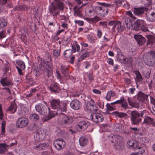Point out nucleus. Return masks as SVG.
Instances as JSON below:
<instances>
[{"label": "nucleus", "mask_w": 155, "mask_h": 155, "mask_svg": "<svg viewBox=\"0 0 155 155\" xmlns=\"http://www.w3.org/2000/svg\"><path fill=\"white\" fill-rule=\"evenodd\" d=\"M147 97V95L142 93H139L138 94L137 99L140 101H143Z\"/></svg>", "instance_id": "obj_32"}, {"label": "nucleus", "mask_w": 155, "mask_h": 155, "mask_svg": "<svg viewBox=\"0 0 155 155\" xmlns=\"http://www.w3.org/2000/svg\"><path fill=\"white\" fill-rule=\"evenodd\" d=\"M84 109L88 112L96 111L98 110V107L95 104L94 101L92 99H91L90 100L87 101Z\"/></svg>", "instance_id": "obj_9"}, {"label": "nucleus", "mask_w": 155, "mask_h": 155, "mask_svg": "<svg viewBox=\"0 0 155 155\" xmlns=\"http://www.w3.org/2000/svg\"><path fill=\"white\" fill-rule=\"evenodd\" d=\"M0 83L3 86H7L13 84L12 81L7 77L2 78Z\"/></svg>", "instance_id": "obj_20"}, {"label": "nucleus", "mask_w": 155, "mask_h": 155, "mask_svg": "<svg viewBox=\"0 0 155 155\" xmlns=\"http://www.w3.org/2000/svg\"><path fill=\"white\" fill-rule=\"evenodd\" d=\"M146 17L147 21L150 22H153L155 20V10L152 11H150L146 14Z\"/></svg>", "instance_id": "obj_18"}, {"label": "nucleus", "mask_w": 155, "mask_h": 155, "mask_svg": "<svg viewBox=\"0 0 155 155\" xmlns=\"http://www.w3.org/2000/svg\"><path fill=\"white\" fill-rule=\"evenodd\" d=\"M91 119L96 123H100L104 120L103 115L99 113H93L90 116Z\"/></svg>", "instance_id": "obj_14"}, {"label": "nucleus", "mask_w": 155, "mask_h": 155, "mask_svg": "<svg viewBox=\"0 0 155 155\" xmlns=\"http://www.w3.org/2000/svg\"><path fill=\"white\" fill-rule=\"evenodd\" d=\"M127 14L130 17L134 18V19H136L137 18L136 17H134L133 16V15L132 14V13L130 11H128L127 12Z\"/></svg>", "instance_id": "obj_61"}, {"label": "nucleus", "mask_w": 155, "mask_h": 155, "mask_svg": "<svg viewBox=\"0 0 155 155\" xmlns=\"http://www.w3.org/2000/svg\"><path fill=\"white\" fill-rule=\"evenodd\" d=\"M146 10V8H134V13L137 16H140L143 14Z\"/></svg>", "instance_id": "obj_25"}, {"label": "nucleus", "mask_w": 155, "mask_h": 155, "mask_svg": "<svg viewBox=\"0 0 155 155\" xmlns=\"http://www.w3.org/2000/svg\"><path fill=\"white\" fill-rule=\"evenodd\" d=\"M143 123L146 124L148 125L153 124V125H155L154 120L153 119L151 118L150 117L147 116H145L144 118Z\"/></svg>", "instance_id": "obj_24"}, {"label": "nucleus", "mask_w": 155, "mask_h": 155, "mask_svg": "<svg viewBox=\"0 0 155 155\" xmlns=\"http://www.w3.org/2000/svg\"><path fill=\"white\" fill-rule=\"evenodd\" d=\"M135 74L136 75L137 78L139 81H141L142 80V77L141 74L138 71H135Z\"/></svg>", "instance_id": "obj_46"}, {"label": "nucleus", "mask_w": 155, "mask_h": 155, "mask_svg": "<svg viewBox=\"0 0 155 155\" xmlns=\"http://www.w3.org/2000/svg\"><path fill=\"white\" fill-rule=\"evenodd\" d=\"M134 37L139 45H142L145 43V39L141 35H135Z\"/></svg>", "instance_id": "obj_22"}, {"label": "nucleus", "mask_w": 155, "mask_h": 155, "mask_svg": "<svg viewBox=\"0 0 155 155\" xmlns=\"http://www.w3.org/2000/svg\"><path fill=\"white\" fill-rule=\"evenodd\" d=\"M101 5V6L96 8V12L98 15L102 16H104L108 14V9L107 7L113 8L114 7L113 5L109 3H102Z\"/></svg>", "instance_id": "obj_2"}, {"label": "nucleus", "mask_w": 155, "mask_h": 155, "mask_svg": "<svg viewBox=\"0 0 155 155\" xmlns=\"http://www.w3.org/2000/svg\"><path fill=\"white\" fill-rule=\"evenodd\" d=\"M6 122L3 120L2 123L1 134L2 135L5 134V131Z\"/></svg>", "instance_id": "obj_40"}, {"label": "nucleus", "mask_w": 155, "mask_h": 155, "mask_svg": "<svg viewBox=\"0 0 155 155\" xmlns=\"http://www.w3.org/2000/svg\"><path fill=\"white\" fill-rule=\"evenodd\" d=\"M107 109L109 110H115L116 107L115 106L111 105V104H107Z\"/></svg>", "instance_id": "obj_49"}, {"label": "nucleus", "mask_w": 155, "mask_h": 155, "mask_svg": "<svg viewBox=\"0 0 155 155\" xmlns=\"http://www.w3.org/2000/svg\"><path fill=\"white\" fill-rule=\"evenodd\" d=\"M149 109L151 112L154 115H155V107H150Z\"/></svg>", "instance_id": "obj_64"}, {"label": "nucleus", "mask_w": 155, "mask_h": 155, "mask_svg": "<svg viewBox=\"0 0 155 155\" xmlns=\"http://www.w3.org/2000/svg\"><path fill=\"white\" fill-rule=\"evenodd\" d=\"M6 35L4 31H0V39H2V38L5 37Z\"/></svg>", "instance_id": "obj_56"}, {"label": "nucleus", "mask_w": 155, "mask_h": 155, "mask_svg": "<svg viewBox=\"0 0 155 155\" xmlns=\"http://www.w3.org/2000/svg\"><path fill=\"white\" fill-rule=\"evenodd\" d=\"M16 110V105L15 103H11L10 107L9 108V110L11 113L13 114L15 112Z\"/></svg>", "instance_id": "obj_33"}, {"label": "nucleus", "mask_w": 155, "mask_h": 155, "mask_svg": "<svg viewBox=\"0 0 155 155\" xmlns=\"http://www.w3.org/2000/svg\"><path fill=\"white\" fill-rule=\"evenodd\" d=\"M50 104L52 109H56L58 111H66L67 104L63 103L61 106V105L60 101L59 99H54L50 101Z\"/></svg>", "instance_id": "obj_3"}, {"label": "nucleus", "mask_w": 155, "mask_h": 155, "mask_svg": "<svg viewBox=\"0 0 155 155\" xmlns=\"http://www.w3.org/2000/svg\"><path fill=\"white\" fill-rule=\"evenodd\" d=\"M102 32L101 30L98 29L97 31V36L98 38H100L102 35Z\"/></svg>", "instance_id": "obj_57"}, {"label": "nucleus", "mask_w": 155, "mask_h": 155, "mask_svg": "<svg viewBox=\"0 0 155 155\" xmlns=\"http://www.w3.org/2000/svg\"><path fill=\"white\" fill-rule=\"evenodd\" d=\"M115 93L114 91H108L107 94L106 98V99L109 101L110 100L111 97L114 96Z\"/></svg>", "instance_id": "obj_35"}, {"label": "nucleus", "mask_w": 155, "mask_h": 155, "mask_svg": "<svg viewBox=\"0 0 155 155\" xmlns=\"http://www.w3.org/2000/svg\"><path fill=\"white\" fill-rule=\"evenodd\" d=\"M118 59L119 61L124 64H128L132 62V59L131 58H127L122 54H118Z\"/></svg>", "instance_id": "obj_17"}, {"label": "nucleus", "mask_w": 155, "mask_h": 155, "mask_svg": "<svg viewBox=\"0 0 155 155\" xmlns=\"http://www.w3.org/2000/svg\"><path fill=\"white\" fill-rule=\"evenodd\" d=\"M18 114L20 116H25L26 114V112L23 109H21L18 110Z\"/></svg>", "instance_id": "obj_48"}, {"label": "nucleus", "mask_w": 155, "mask_h": 155, "mask_svg": "<svg viewBox=\"0 0 155 155\" xmlns=\"http://www.w3.org/2000/svg\"><path fill=\"white\" fill-rule=\"evenodd\" d=\"M45 57L46 60V62L51 65V59L50 54L48 53H46Z\"/></svg>", "instance_id": "obj_39"}, {"label": "nucleus", "mask_w": 155, "mask_h": 155, "mask_svg": "<svg viewBox=\"0 0 155 155\" xmlns=\"http://www.w3.org/2000/svg\"><path fill=\"white\" fill-rule=\"evenodd\" d=\"M90 54L89 52H86L82 54L78 59L79 61H81L83 59H85L86 58L88 57Z\"/></svg>", "instance_id": "obj_45"}, {"label": "nucleus", "mask_w": 155, "mask_h": 155, "mask_svg": "<svg viewBox=\"0 0 155 155\" xmlns=\"http://www.w3.org/2000/svg\"><path fill=\"white\" fill-rule=\"evenodd\" d=\"M79 142L80 145L84 147L87 144L88 140L86 137H83L80 138Z\"/></svg>", "instance_id": "obj_29"}, {"label": "nucleus", "mask_w": 155, "mask_h": 155, "mask_svg": "<svg viewBox=\"0 0 155 155\" xmlns=\"http://www.w3.org/2000/svg\"><path fill=\"white\" fill-rule=\"evenodd\" d=\"M29 118L32 121H38L39 120V117L38 115L35 113L31 114L30 115Z\"/></svg>", "instance_id": "obj_31"}, {"label": "nucleus", "mask_w": 155, "mask_h": 155, "mask_svg": "<svg viewBox=\"0 0 155 155\" xmlns=\"http://www.w3.org/2000/svg\"><path fill=\"white\" fill-rule=\"evenodd\" d=\"M115 28H116L118 32H121L124 29V26L121 25V23L119 21H117V23H116V25L114 27H113L112 29L114 30Z\"/></svg>", "instance_id": "obj_27"}, {"label": "nucleus", "mask_w": 155, "mask_h": 155, "mask_svg": "<svg viewBox=\"0 0 155 155\" xmlns=\"http://www.w3.org/2000/svg\"><path fill=\"white\" fill-rule=\"evenodd\" d=\"M71 108L75 110L80 109L81 107V104L78 100L74 99L72 100L70 104Z\"/></svg>", "instance_id": "obj_16"}, {"label": "nucleus", "mask_w": 155, "mask_h": 155, "mask_svg": "<svg viewBox=\"0 0 155 155\" xmlns=\"http://www.w3.org/2000/svg\"><path fill=\"white\" fill-rule=\"evenodd\" d=\"M140 141L143 144H144L145 143L148 142V139H146L145 137H143L140 139Z\"/></svg>", "instance_id": "obj_52"}, {"label": "nucleus", "mask_w": 155, "mask_h": 155, "mask_svg": "<svg viewBox=\"0 0 155 155\" xmlns=\"http://www.w3.org/2000/svg\"><path fill=\"white\" fill-rule=\"evenodd\" d=\"M28 120L25 117H21L19 118L17 121V127L19 128H22L25 127L28 124Z\"/></svg>", "instance_id": "obj_15"}, {"label": "nucleus", "mask_w": 155, "mask_h": 155, "mask_svg": "<svg viewBox=\"0 0 155 155\" xmlns=\"http://www.w3.org/2000/svg\"><path fill=\"white\" fill-rule=\"evenodd\" d=\"M7 25V21L5 19L2 18L0 19V29L4 28Z\"/></svg>", "instance_id": "obj_37"}, {"label": "nucleus", "mask_w": 155, "mask_h": 155, "mask_svg": "<svg viewBox=\"0 0 155 155\" xmlns=\"http://www.w3.org/2000/svg\"><path fill=\"white\" fill-rule=\"evenodd\" d=\"M27 8V7L26 5H22L18 6L15 8V9L16 10L23 11V10H25Z\"/></svg>", "instance_id": "obj_44"}, {"label": "nucleus", "mask_w": 155, "mask_h": 155, "mask_svg": "<svg viewBox=\"0 0 155 155\" xmlns=\"http://www.w3.org/2000/svg\"><path fill=\"white\" fill-rule=\"evenodd\" d=\"M60 54V51L58 50H55L54 51L53 55L56 57H58Z\"/></svg>", "instance_id": "obj_50"}, {"label": "nucleus", "mask_w": 155, "mask_h": 155, "mask_svg": "<svg viewBox=\"0 0 155 155\" xmlns=\"http://www.w3.org/2000/svg\"><path fill=\"white\" fill-rule=\"evenodd\" d=\"M3 114L2 107V105L0 104V120H2L3 117Z\"/></svg>", "instance_id": "obj_58"}, {"label": "nucleus", "mask_w": 155, "mask_h": 155, "mask_svg": "<svg viewBox=\"0 0 155 155\" xmlns=\"http://www.w3.org/2000/svg\"><path fill=\"white\" fill-rule=\"evenodd\" d=\"M64 54L65 57L66 58H70L72 55V51L70 49L66 50L64 52Z\"/></svg>", "instance_id": "obj_41"}, {"label": "nucleus", "mask_w": 155, "mask_h": 155, "mask_svg": "<svg viewBox=\"0 0 155 155\" xmlns=\"http://www.w3.org/2000/svg\"><path fill=\"white\" fill-rule=\"evenodd\" d=\"M130 19L129 18H127L125 19L123 23L124 25L125 26V25H126V27H128L129 25H130Z\"/></svg>", "instance_id": "obj_47"}, {"label": "nucleus", "mask_w": 155, "mask_h": 155, "mask_svg": "<svg viewBox=\"0 0 155 155\" xmlns=\"http://www.w3.org/2000/svg\"><path fill=\"white\" fill-rule=\"evenodd\" d=\"M64 7L63 3L60 1H57L56 3L53 2L49 6V12L55 18L59 14L60 11L63 10Z\"/></svg>", "instance_id": "obj_1"}, {"label": "nucleus", "mask_w": 155, "mask_h": 155, "mask_svg": "<svg viewBox=\"0 0 155 155\" xmlns=\"http://www.w3.org/2000/svg\"><path fill=\"white\" fill-rule=\"evenodd\" d=\"M128 114H130L131 115L130 120L132 125H139L141 122L142 119L140 117V114L136 111L129 110L127 111Z\"/></svg>", "instance_id": "obj_5"}, {"label": "nucleus", "mask_w": 155, "mask_h": 155, "mask_svg": "<svg viewBox=\"0 0 155 155\" xmlns=\"http://www.w3.org/2000/svg\"><path fill=\"white\" fill-rule=\"evenodd\" d=\"M47 146V143H42L34 147L33 148L37 150H41L45 149Z\"/></svg>", "instance_id": "obj_28"}, {"label": "nucleus", "mask_w": 155, "mask_h": 155, "mask_svg": "<svg viewBox=\"0 0 155 155\" xmlns=\"http://www.w3.org/2000/svg\"><path fill=\"white\" fill-rule=\"evenodd\" d=\"M64 143L62 139H58L55 141L54 143V147L58 150H60L63 148Z\"/></svg>", "instance_id": "obj_19"}, {"label": "nucleus", "mask_w": 155, "mask_h": 155, "mask_svg": "<svg viewBox=\"0 0 155 155\" xmlns=\"http://www.w3.org/2000/svg\"><path fill=\"white\" fill-rule=\"evenodd\" d=\"M124 81L128 85L130 84L131 83L130 80L128 78H125Z\"/></svg>", "instance_id": "obj_62"}, {"label": "nucleus", "mask_w": 155, "mask_h": 155, "mask_svg": "<svg viewBox=\"0 0 155 155\" xmlns=\"http://www.w3.org/2000/svg\"><path fill=\"white\" fill-rule=\"evenodd\" d=\"M8 146L7 145L0 143V153H4L7 150L6 147H8Z\"/></svg>", "instance_id": "obj_38"}, {"label": "nucleus", "mask_w": 155, "mask_h": 155, "mask_svg": "<svg viewBox=\"0 0 155 155\" xmlns=\"http://www.w3.org/2000/svg\"><path fill=\"white\" fill-rule=\"evenodd\" d=\"M74 15L82 18L83 15L81 10L80 8H74Z\"/></svg>", "instance_id": "obj_30"}, {"label": "nucleus", "mask_w": 155, "mask_h": 155, "mask_svg": "<svg viewBox=\"0 0 155 155\" xmlns=\"http://www.w3.org/2000/svg\"><path fill=\"white\" fill-rule=\"evenodd\" d=\"M118 116L120 117H124L127 116V114L124 113H119L118 114Z\"/></svg>", "instance_id": "obj_59"}, {"label": "nucleus", "mask_w": 155, "mask_h": 155, "mask_svg": "<svg viewBox=\"0 0 155 155\" xmlns=\"http://www.w3.org/2000/svg\"><path fill=\"white\" fill-rule=\"evenodd\" d=\"M16 64L19 66V67L22 69H25V64L24 62L22 61L18 60L16 61Z\"/></svg>", "instance_id": "obj_42"}, {"label": "nucleus", "mask_w": 155, "mask_h": 155, "mask_svg": "<svg viewBox=\"0 0 155 155\" xmlns=\"http://www.w3.org/2000/svg\"><path fill=\"white\" fill-rule=\"evenodd\" d=\"M48 109L49 113L48 116L46 117V120H49L51 118L54 117L56 115H57L58 114V112H57L55 111H50V108L49 107H48Z\"/></svg>", "instance_id": "obj_26"}, {"label": "nucleus", "mask_w": 155, "mask_h": 155, "mask_svg": "<svg viewBox=\"0 0 155 155\" xmlns=\"http://www.w3.org/2000/svg\"><path fill=\"white\" fill-rule=\"evenodd\" d=\"M134 29L136 31H138L140 29L144 32L148 31L145 21L140 19L137 20L135 22Z\"/></svg>", "instance_id": "obj_8"}, {"label": "nucleus", "mask_w": 155, "mask_h": 155, "mask_svg": "<svg viewBox=\"0 0 155 155\" xmlns=\"http://www.w3.org/2000/svg\"><path fill=\"white\" fill-rule=\"evenodd\" d=\"M74 22L75 23L77 24L80 26H83L84 24V22L82 21L75 20L74 21Z\"/></svg>", "instance_id": "obj_53"}, {"label": "nucleus", "mask_w": 155, "mask_h": 155, "mask_svg": "<svg viewBox=\"0 0 155 155\" xmlns=\"http://www.w3.org/2000/svg\"><path fill=\"white\" fill-rule=\"evenodd\" d=\"M60 69L64 77H65L68 76V74L67 73L68 69L66 67L61 65Z\"/></svg>", "instance_id": "obj_36"}, {"label": "nucleus", "mask_w": 155, "mask_h": 155, "mask_svg": "<svg viewBox=\"0 0 155 155\" xmlns=\"http://www.w3.org/2000/svg\"><path fill=\"white\" fill-rule=\"evenodd\" d=\"M117 104H121V106L124 109H127L128 108V106L126 100L123 97H122L120 99L117 101Z\"/></svg>", "instance_id": "obj_21"}, {"label": "nucleus", "mask_w": 155, "mask_h": 155, "mask_svg": "<svg viewBox=\"0 0 155 155\" xmlns=\"http://www.w3.org/2000/svg\"><path fill=\"white\" fill-rule=\"evenodd\" d=\"M48 135V131L46 129H39L37 130L34 137L38 141L45 140Z\"/></svg>", "instance_id": "obj_7"}, {"label": "nucleus", "mask_w": 155, "mask_h": 155, "mask_svg": "<svg viewBox=\"0 0 155 155\" xmlns=\"http://www.w3.org/2000/svg\"><path fill=\"white\" fill-rule=\"evenodd\" d=\"M117 23V21H109L108 24L110 26L113 25V27H114V25H116V23Z\"/></svg>", "instance_id": "obj_60"}, {"label": "nucleus", "mask_w": 155, "mask_h": 155, "mask_svg": "<svg viewBox=\"0 0 155 155\" xmlns=\"http://www.w3.org/2000/svg\"><path fill=\"white\" fill-rule=\"evenodd\" d=\"M144 61L147 65L153 66L155 64V51H151L150 53L145 54Z\"/></svg>", "instance_id": "obj_4"}, {"label": "nucleus", "mask_w": 155, "mask_h": 155, "mask_svg": "<svg viewBox=\"0 0 155 155\" xmlns=\"http://www.w3.org/2000/svg\"><path fill=\"white\" fill-rule=\"evenodd\" d=\"M108 136L111 140V142L114 143L115 145L120 147L123 146L124 142L122 137L118 135H114L113 134H110Z\"/></svg>", "instance_id": "obj_6"}, {"label": "nucleus", "mask_w": 155, "mask_h": 155, "mask_svg": "<svg viewBox=\"0 0 155 155\" xmlns=\"http://www.w3.org/2000/svg\"><path fill=\"white\" fill-rule=\"evenodd\" d=\"M127 146L129 148H135L137 146V144L134 143V142L133 140L128 141L127 143Z\"/></svg>", "instance_id": "obj_34"}, {"label": "nucleus", "mask_w": 155, "mask_h": 155, "mask_svg": "<svg viewBox=\"0 0 155 155\" xmlns=\"http://www.w3.org/2000/svg\"><path fill=\"white\" fill-rule=\"evenodd\" d=\"M35 109L41 115H46L48 109L44 104H38L36 105Z\"/></svg>", "instance_id": "obj_12"}, {"label": "nucleus", "mask_w": 155, "mask_h": 155, "mask_svg": "<svg viewBox=\"0 0 155 155\" xmlns=\"http://www.w3.org/2000/svg\"><path fill=\"white\" fill-rule=\"evenodd\" d=\"M89 124L88 122L86 120L81 121L75 126V127L78 131H83L87 128Z\"/></svg>", "instance_id": "obj_13"}, {"label": "nucleus", "mask_w": 155, "mask_h": 155, "mask_svg": "<svg viewBox=\"0 0 155 155\" xmlns=\"http://www.w3.org/2000/svg\"><path fill=\"white\" fill-rule=\"evenodd\" d=\"M150 71H147L144 72V76L146 78H149L150 77Z\"/></svg>", "instance_id": "obj_55"}, {"label": "nucleus", "mask_w": 155, "mask_h": 155, "mask_svg": "<svg viewBox=\"0 0 155 155\" xmlns=\"http://www.w3.org/2000/svg\"><path fill=\"white\" fill-rule=\"evenodd\" d=\"M72 51L74 52H75L76 51L78 52L80 49V47L79 45L76 44L73 45L72 47Z\"/></svg>", "instance_id": "obj_43"}, {"label": "nucleus", "mask_w": 155, "mask_h": 155, "mask_svg": "<svg viewBox=\"0 0 155 155\" xmlns=\"http://www.w3.org/2000/svg\"><path fill=\"white\" fill-rule=\"evenodd\" d=\"M48 89L51 93H57L58 91L59 87L58 86V84L55 82L51 86H48Z\"/></svg>", "instance_id": "obj_23"}, {"label": "nucleus", "mask_w": 155, "mask_h": 155, "mask_svg": "<svg viewBox=\"0 0 155 155\" xmlns=\"http://www.w3.org/2000/svg\"><path fill=\"white\" fill-rule=\"evenodd\" d=\"M59 121L65 126H68L72 122L71 117L64 114L63 113H59Z\"/></svg>", "instance_id": "obj_10"}, {"label": "nucleus", "mask_w": 155, "mask_h": 155, "mask_svg": "<svg viewBox=\"0 0 155 155\" xmlns=\"http://www.w3.org/2000/svg\"><path fill=\"white\" fill-rule=\"evenodd\" d=\"M38 61V67L41 70L44 71H47L48 69L49 68L50 66L51 65L46 62L45 60L39 57H37Z\"/></svg>", "instance_id": "obj_11"}, {"label": "nucleus", "mask_w": 155, "mask_h": 155, "mask_svg": "<svg viewBox=\"0 0 155 155\" xmlns=\"http://www.w3.org/2000/svg\"><path fill=\"white\" fill-rule=\"evenodd\" d=\"M135 90V88L134 87L130 88L128 90V92L130 94H134V91Z\"/></svg>", "instance_id": "obj_63"}, {"label": "nucleus", "mask_w": 155, "mask_h": 155, "mask_svg": "<svg viewBox=\"0 0 155 155\" xmlns=\"http://www.w3.org/2000/svg\"><path fill=\"white\" fill-rule=\"evenodd\" d=\"M87 39L89 41L92 43L94 42V39L92 36L89 35L87 36Z\"/></svg>", "instance_id": "obj_51"}, {"label": "nucleus", "mask_w": 155, "mask_h": 155, "mask_svg": "<svg viewBox=\"0 0 155 155\" xmlns=\"http://www.w3.org/2000/svg\"><path fill=\"white\" fill-rule=\"evenodd\" d=\"M122 1L121 0H117L115 1V3L117 7L120 6L122 4Z\"/></svg>", "instance_id": "obj_54"}]
</instances>
